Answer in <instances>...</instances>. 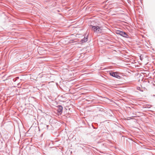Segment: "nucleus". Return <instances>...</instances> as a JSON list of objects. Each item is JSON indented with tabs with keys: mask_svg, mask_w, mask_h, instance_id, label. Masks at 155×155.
<instances>
[{
	"mask_svg": "<svg viewBox=\"0 0 155 155\" xmlns=\"http://www.w3.org/2000/svg\"><path fill=\"white\" fill-rule=\"evenodd\" d=\"M110 74L111 76L117 78H120V76L118 75V73L117 72H111L110 73Z\"/></svg>",
	"mask_w": 155,
	"mask_h": 155,
	"instance_id": "obj_2",
	"label": "nucleus"
},
{
	"mask_svg": "<svg viewBox=\"0 0 155 155\" xmlns=\"http://www.w3.org/2000/svg\"><path fill=\"white\" fill-rule=\"evenodd\" d=\"M92 30L94 32H101L102 31V29L101 28L98 26H94L91 25Z\"/></svg>",
	"mask_w": 155,
	"mask_h": 155,
	"instance_id": "obj_1",
	"label": "nucleus"
},
{
	"mask_svg": "<svg viewBox=\"0 0 155 155\" xmlns=\"http://www.w3.org/2000/svg\"><path fill=\"white\" fill-rule=\"evenodd\" d=\"M82 42H86L87 41V38H84L83 39L81 40Z\"/></svg>",
	"mask_w": 155,
	"mask_h": 155,
	"instance_id": "obj_5",
	"label": "nucleus"
},
{
	"mask_svg": "<svg viewBox=\"0 0 155 155\" xmlns=\"http://www.w3.org/2000/svg\"><path fill=\"white\" fill-rule=\"evenodd\" d=\"M120 35L123 37H126L127 35V34L124 32L120 31Z\"/></svg>",
	"mask_w": 155,
	"mask_h": 155,
	"instance_id": "obj_3",
	"label": "nucleus"
},
{
	"mask_svg": "<svg viewBox=\"0 0 155 155\" xmlns=\"http://www.w3.org/2000/svg\"><path fill=\"white\" fill-rule=\"evenodd\" d=\"M120 31H117L116 32V33L117 34H119V35H120Z\"/></svg>",
	"mask_w": 155,
	"mask_h": 155,
	"instance_id": "obj_6",
	"label": "nucleus"
},
{
	"mask_svg": "<svg viewBox=\"0 0 155 155\" xmlns=\"http://www.w3.org/2000/svg\"><path fill=\"white\" fill-rule=\"evenodd\" d=\"M62 110H63L62 107L61 106H59L58 108V111L59 112H62Z\"/></svg>",
	"mask_w": 155,
	"mask_h": 155,
	"instance_id": "obj_4",
	"label": "nucleus"
}]
</instances>
